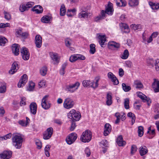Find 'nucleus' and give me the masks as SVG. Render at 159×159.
Here are the masks:
<instances>
[{"instance_id":"nucleus-1","label":"nucleus","mask_w":159,"mask_h":159,"mask_svg":"<svg viewBox=\"0 0 159 159\" xmlns=\"http://www.w3.org/2000/svg\"><path fill=\"white\" fill-rule=\"evenodd\" d=\"M22 142L23 138L20 134L17 133L12 134V144L16 148L20 149L21 148Z\"/></svg>"},{"instance_id":"nucleus-2","label":"nucleus","mask_w":159,"mask_h":159,"mask_svg":"<svg viewBox=\"0 0 159 159\" xmlns=\"http://www.w3.org/2000/svg\"><path fill=\"white\" fill-rule=\"evenodd\" d=\"M100 80V77L98 76L95 78V82L94 83L93 82H91L89 80H84L82 82V84L84 87H88L90 86L94 89L98 87V82Z\"/></svg>"},{"instance_id":"nucleus-3","label":"nucleus","mask_w":159,"mask_h":159,"mask_svg":"<svg viewBox=\"0 0 159 159\" xmlns=\"http://www.w3.org/2000/svg\"><path fill=\"white\" fill-rule=\"evenodd\" d=\"M148 66L150 67H153L155 66V70L157 71H159V59H157L155 60L152 58H149L147 60Z\"/></svg>"},{"instance_id":"nucleus-4","label":"nucleus","mask_w":159,"mask_h":159,"mask_svg":"<svg viewBox=\"0 0 159 159\" xmlns=\"http://www.w3.org/2000/svg\"><path fill=\"white\" fill-rule=\"evenodd\" d=\"M92 138V133L89 130H86L84 132L80 137V140L83 142H89Z\"/></svg>"},{"instance_id":"nucleus-5","label":"nucleus","mask_w":159,"mask_h":159,"mask_svg":"<svg viewBox=\"0 0 159 159\" xmlns=\"http://www.w3.org/2000/svg\"><path fill=\"white\" fill-rule=\"evenodd\" d=\"M68 117L73 121H78L80 117V115L79 112L76 111L74 109L70 111L68 114Z\"/></svg>"},{"instance_id":"nucleus-6","label":"nucleus","mask_w":159,"mask_h":159,"mask_svg":"<svg viewBox=\"0 0 159 159\" xmlns=\"http://www.w3.org/2000/svg\"><path fill=\"white\" fill-rule=\"evenodd\" d=\"M75 102L71 98H68L65 99L63 104L64 107L66 109L72 108L75 105Z\"/></svg>"},{"instance_id":"nucleus-7","label":"nucleus","mask_w":159,"mask_h":159,"mask_svg":"<svg viewBox=\"0 0 159 159\" xmlns=\"http://www.w3.org/2000/svg\"><path fill=\"white\" fill-rule=\"evenodd\" d=\"M77 137V135L75 133H72L66 138V141L68 144H71L75 141Z\"/></svg>"},{"instance_id":"nucleus-8","label":"nucleus","mask_w":159,"mask_h":159,"mask_svg":"<svg viewBox=\"0 0 159 159\" xmlns=\"http://www.w3.org/2000/svg\"><path fill=\"white\" fill-rule=\"evenodd\" d=\"M53 133L52 127L48 128L43 134V139L45 140L49 139L52 136Z\"/></svg>"},{"instance_id":"nucleus-9","label":"nucleus","mask_w":159,"mask_h":159,"mask_svg":"<svg viewBox=\"0 0 159 159\" xmlns=\"http://www.w3.org/2000/svg\"><path fill=\"white\" fill-rule=\"evenodd\" d=\"M48 96L46 95L43 98L42 100L41 106L45 110L51 107V104L47 102V101L48 99Z\"/></svg>"},{"instance_id":"nucleus-10","label":"nucleus","mask_w":159,"mask_h":159,"mask_svg":"<svg viewBox=\"0 0 159 159\" xmlns=\"http://www.w3.org/2000/svg\"><path fill=\"white\" fill-rule=\"evenodd\" d=\"M97 36L99 39V42L101 46L104 47L105 43L107 41L106 35L105 34L99 33L97 34Z\"/></svg>"},{"instance_id":"nucleus-11","label":"nucleus","mask_w":159,"mask_h":159,"mask_svg":"<svg viewBox=\"0 0 159 159\" xmlns=\"http://www.w3.org/2000/svg\"><path fill=\"white\" fill-rule=\"evenodd\" d=\"M21 53L23 59L24 60H28L30 58V53L27 48L23 47L21 49Z\"/></svg>"},{"instance_id":"nucleus-12","label":"nucleus","mask_w":159,"mask_h":159,"mask_svg":"<svg viewBox=\"0 0 159 159\" xmlns=\"http://www.w3.org/2000/svg\"><path fill=\"white\" fill-rule=\"evenodd\" d=\"M80 85V83L78 82H76L75 84L70 85L67 87V90L72 93L75 92L79 88Z\"/></svg>"},{"instance_id":"nucleus-13","label":"nucleus","mask_w":159,"mask_h":159,"mask_svg":"<svg viewBox=\"0 0 159 159\" xmlns=\"http://www.w3.org/2000/svg\"><path fill=\"white\" fill-rule=\"evenodd\" d=\"M27 81V76L26 74L23 75L21 77V79L18 84V87L19 88L22 87L24 86Z\"/></svg>"},{"instance_id":"nucleus-14","label":"nucleus","mask_w":159,"mask_h":159,"mask_svg":"<svg viewBox=\"0 0 159 159\" xmlns=\"http://www.w3.org/2000/svg\"><path fill=\"white\" fill-rule=\"evenodd\" d=\"M108 77L113 82L114 85H117L119 82L116 76L111 72H109L107 74Z\"/></svg>"},{"instance_id":"nucleus-15","label":"nucleus","mask_w":159,"mask_h":159,"mask_svg":"<svg viewBox=\"0 0 159 159\" xmlns=\"http://www.w3.org/2000/svg\"><path fill=\"white\" fill-rule=\"evenodd\" d=\"M113 9L112 4L110 2H109L108 4L107 7L106 8L105 11H104V14L106 16V14L108 15H112L113 14Z\"/></svg>"},{"instance_id":"nucleus-16","label":"nucleus","mask_w":159,"mask_h":159,"mask_svg":"<svg viewBox=\"0 0 159 159\" xmlns=\"http://www.w3.org/2000/svg\"><path fill=\"white\" fill-rule=\"evenodd\" d=\"M49 54L52 59L55 61L53 63L54 64H58L59 61V58L57 54L53 52H50Z\"/></svg>"},{"instance_id":"nucleus-17","label":"nucleus","mask_w":159,"mask_h":159,"mask_svg":"<svg viewBox=\"0 0 159 159\" xmlns=\"http://www.w3.org/2000/svg\"><path fill=\"white\" fill-rule=\"evenodd\" d=\"M42 38L40 35H37L35 37L34 42L36 47L38 48L41 47L42 44Z\"/></svg>"},{"instance_id":"nucleus-18","label":"nucleus","mask_w":159,"mask_h":159,"mask_svg":"<svg viewBox=\"0 0 159 159\" xmlns=\"http://www.w3.org/2000/svg\"><path fill=\"white\" fill-rule=\"evenodd\" d=\"M12 152L10 151H5L2 153L0 154V157L4 159H8L10 158L12 156Z\"/></svg>"},{"instance_id":"nucleus-19","label":"nucleus","mask_w":159,"mask_h":159,"mask_svg":"<svg viewBox=\"0 0 159 159\" xmlns=\"http://www.w3.org/2000/svg\"><path fill=\"white\" fill-rule=\"evenodd\" d=\"M18 69V62L15 61L13 63L11 70L9 71V73L10 74H13L17 71Z\"/></svg>"},{"instance_id":"nucleus-20","label":"nucleus","mask_w":159,"mask_h":159,"mask_svg":"<svg viewBox=\"0 0 159 159\" xmlns=\"http://www.w3.org/2000/svg\"><path fill=\"white\" fill-rule=\"evenodd\" d=\"M152 87L155 93L159 92V81L155 79H154V82L152 84Z\"/></svg>"},{"instance_id":"nucleus-21","label":"nucleus","mask_w":159,"mask_h":159,"mask_svg":"<svg viewBox=\"0 0 159 159\" xmlns=\"http://www.w3.org/2000/svg\"><path fill=\"white\" fill-rule=\"evenodd\" d=\"M30 108L31 113L33 114H36L37 112V105L36 103L33 102L30 105Z\"/></svg>"},{"instance_id":"nucleus-22","label":"nucleus","mask_w":159,"mask_h":159,"mask_svg":"<svg viewBox=\"0 0 159 159\" xmlns=\"http://www.w3.org/2000/svg\"><path fill=\"white\" fill-rule=\"evenodd\" d=\"M111 126L109 123H106L104 126V134L105 136L108 135L111 132Z\"/></svg>"},{"instance_id":"nucleus-23","label":"nucleus","mask_w":159,"mask_h":159,"mask_svg":"<svg viewBox=\"0 0 159 159\" xmlns=\"http://www.w3.org/2000/svg\"><path fill=\"white\" fill-rule=\"evenodd\" d=\"M19 46L17 44H13L12 46V50L14 54L16 55H18L19 53Z\"/></svg>"},{"instance_id":"nucleus-24","label":"nucleus","mask_w":159,"mask_h":159,"mask_svg":"<svg viewBox=\"0 0 159 159\" xmlns=\"http://www.w3.org/2000/svg\"><path fill=\"white\" fill-rule=\"evenodd\" d=\"M148 150L145 146H141L139 149V152L140 155L142 156L146 154L148 152Z\"/></svg>"},{"instance_id":"nucleus-25","label":"nucleus","mask_w":159,"mask_h":159,"mask_svg":"<svg viewBox=\"0 0 159 159\" xmlns=\"http://www.w3.org/2000/svg\"><path fill=\"white\" fill-rule=\"evenodd\" d=\"M108 45L109 48L110 49H111L112 48H118L120 47V44L114 41L109 42L108 43Z\"/></svg>"},{"instance_id":"nucleus-26","label":"nucleus","mask_w":159,"mask_h":159,"mask_svg":"<svg viewBox=\"0 0 159 159\" xmlns=\"http://www.w3.org/2000/svg\"><path fill=\"white\" fill-rule=\"evenodd\" d=\"M133 86L137 89H140L143 88V85L139 80H135L134 82Z\"/></svg>"},{"instance_id":"nucleus-27","label":"nucleus","mask_w":159,"mask_h":159,"mask_svg":"<svg viewBox=\"0 0 159 159\" xmlns=\"http://www.w3.org/2000/svg\"><path fill=\"white\" fill-rule=\"evenodd\" d=\"M116 142L119 146H123L126 144V142L123 140L122 136L121 135L118 137Z\"/></svg>"},{"instance_id":"nucleus-28","label":"nucleus","mask_w":159,"mask_h":159,"mask_svg":"<svg viewBox=\"0 0 159 159\" xmlns=\"http://www.w3.org/2000/svg\"><path fill=\"white\" fill-rule=\"evenodd\" d=\"M32 10L37 14L42 13L43 11L42 7L40 5L35 6L32 9Z\"/></svg>"},{"instance_id":"nucleus-29","label":"nucleus","mask_w":159,"mask_h":159,"mask_svg":"<svg viewBox=\"0 0 159 159\" xmlns=\"http://www.w3.org/2000/svg\"><path fill=\"white\" fill-rule=\"evenodd\" d=\"M104 13V11L102 10L101 12V15H99L95 17L94 18V21L96 22H98L99 20L104 19L106 16Z\"/></svg>"},{"instance_id":"nucleus-30","label":"nucleus","mask_w":159,"mask_h":159,"mask_svg":"<svg viewBox=\"0 0 159 159\" xmlns=\"http://www.w3.org/2000/svg\"><path fill=\"white\" fill-rule=\"evenodd\" d=\"M89 13L87 11H82L79 14L78 16L80 18H85L88 17Z\"/></svg>"},{"instance_id":"nucleus-31","label":"nucleus","mask_w":159,"mask_h":159,"mask_svg":"<svg viewBox=\"0 0 159 159\" xmlns=\"http://www.w3.org/2000/svg\"><path fill=\"white\" fill-rule=\"evenodd\" d=\"M139 0H129L128 4L132 7L137 6L139 4Z\"/></svg>"},{"instance_id":"nucleus-32","label":"nucleus","mask_w":159,"mask_h":159,"mask_svg":"<svg viewBox=\"0 0 159 159\" xmlns=\"http://www.w3.org/2000/svg\"><path fill=\"white\" fill-rule=\"evenodd\" d=\"M112 103L111 93H108L107 95L106 104L108 106H110Z\"/></svg>"},{"instance_id":"nucleus-33","label":"nucleus","mask_w":159,"mask_h":159,"mask_svg":"<svg viewBox=\"0 0 159 159\" xmlns=\"http://www.w3.org/2000/svg\"><path fill=\"white\" fill-rule=\"evenodd\" d=\"M120 26L122 27V30H124V32L125 33H129V27L127 24L124 23H121L120 25Z\"/></svg>"},{"instance_id":"nucleus-34","label":"nucleus","mask_w":159,"mask_h":159,"mask_svg":"<svg viewBox=\"0 0 159 159\" xmlns=\"http://www.w3.org/2000/svg\"><path fill=\"white\" fill-rule=\"evenodd\" d=\"M129 54L128 50L125 49L124 50L123 54L120 55L121 58L123 59H127L129 57Z\"/></svg>"},{"instance_id":"nucleus-35","label":"nucleus","mask_w":159,"mask_h":159,"mask_svg":"<svg viewBox=\"0 0 159 159\" xmlns=\"http://www.w3.org/2000/svg\"><path fill=\"white\" fill-rule=\"evenodd\" d=\"M149 5L153 10H157L159 8V4H155L152 2H150Z\"/></svg>"},{"instance_id":"nucleus-36","label":"nucleus","mask_w":159,"mask_h":159,"mask_svg":"<svg viewBox=\"0 0 159 159\" xmlns=\"http://www.w3.org/2000/svg\"><path fill=\"white\" fill-rule=\"evenodd\" d=\"M51 18L50 16H45L42 18L41 21L43 22L48 23L49 22Z\"/></svg>"},{"instance_id":"nucleus-37","label":"nucleus","mask_w":159,"mask_h":159,"mask_svg":"<svg viewBox=\"0 0 159 159\" xmlns=\"http://www.w3.org/2000/svg\"><path fill=\"white\" fill-rule=\"evenodd\" d=\"M47 68L46 66H44L41 68L40 70V74L43 76H45L47 74Z\"/></svg>"},{"instance_id":"nucleus-38","label":"nucleus","mask_w":159,"mask_h":159,"mask_svg":"<svg viewBox=\"0 0 159 159\" xmlns=\"http://www.w3.org/2000/svg\"><path fill=\"white\" fill-rule=\"evenodd\" d=\"M122 86L123 90L125 92H129L131 89L130 86L126 85L125 83H122Z\"/></svg>"},{"instance_id":"nucleus-39","label":"nucleus","mask_w":159,"mask_h":159,"mask_svg":"<svg viewBox=\"0 0 159 159\" xmlns=\"http://www.w3.org/2000/svg\"><path fill=\"white\" fill-rule=\"evenodd\" d=\"M127 116L131 118L132 125H133L135 122V117L134 115L132 112H129L128 113Z\"/></svg>"},{"instance_id":"nucleus-40","label":"nucleus","mask_w":159,"mask_h":159,"mask_svg":"<svg viewBox=\"0 0 159 159\" xmlns=\"http://www.w3.org/2000/svg\"><path fill=\"white\" fill-rule=\"evenodd\" d=\"M72 43V40L69 38H67L65 39V43L66 46L68 48H70V47Z\"/></svg>"},{"instance_id":"nucleus-41","label":"nucleus","mask_w":159,"mask_h":159,"mask_svg":"<svg viewBox=\"0 0 159 159\" xmlns=\"http://www.w3.org/2000/svg\"><path fill=\"white\" fill-rule=\"evenodd\" d=\"M67 65V63L66 62L64 63L61 67V69L60 70V73L61 75H63L65 73V69Z\"/></svg>"},{"instance_id":"nucleus-42","label":"nucleus","mask_w":159,"mask_h":159,"mask_svg":"<svg viewBox=\"0 0 159 159\" xmlns=\"http://www.w3.org/2000/svg\"><path fill=\"white\" fill-rule=\"evenodd\" d=\"M90 53L92 54H94L96 51L95 45L93 43L91 44L90 45Z\"/></svg>"},{"instance_id":"nucleus-43","label":"nucleus","mask_w":159,"mask_h":159,"mask_svg":"<svg viewBox=\"0 0 159 159\" xmlns=\"http://www.w3.org/2000/svg\"><path fill=\"white\" fill-rule=\"evenodd\" d=\"M7 41V39L4 37L0 36V45L4 46Z\"/></svg>"},{"instance_id":"nucleus-44","label":"nucleus","mask_w":159,"mask_h":159,"mask_svg":"<svg viewBox=\"0 0 159 159\" xmlns=\"http://www.w3.org/2000/svg\"><path fill=\"white\" fill-rule=\"evenodd\" d=\"M138 96L139 98L143 101L145 100V98H147L146 96L144 94L140 92H138L137 93Z\"/></svg>"},{"instance_id":"nucleus-45","label":"nucleus","mask_w":159,"mask_h":159,"mask_svg":"<svg viewBox=\"0 0 159 159\" xmlns=\"http://www.w3.org/2000/svg\"><path fill=\"white\" fill-rule=\"evenodd\" d=\"M138 135L139 136H142L143 134V126H140L138 127Z\"/></svg>"},{"instance_id":"nucleus-46","label":"nucleus","mask_w":159,"mask_h":159,"mask_svg":"<svg viewBox=\"0 0 159 159\" xmlns=\"http://www.w3.org/2000/svg\"><path fill=\"white\" fill-rule=\"evenodd\" d=\"M77 54L71 55L70 57L69 61L71 62H73L78 60Z\"/></svg>"},{"instance_id":"nucleus-47","label":"nucleus","mask_w":159,"mask_h":159,"mask_svg":"<svg viewBox=\"0 0 159 159\" xmlns=\"http://www.w3.org/2000/svg\"><path fill=\"white\" fill-rule=\"evenodd\" d=\"M66 12L65 7L64 5H62L60 9V14L61 16H63L65 15Z\"/></svg>"},{"instance_id":"nucleus-48","label":"nucleus","mask_w":159,"mask_h":159,"mask_svg":"<svg viewBox=\"0 0 159 159\" xmlns=\"http://www.w3.org/2000/svg\"><path fill=\"white\" fill-rule=\"evenodd\" d=\"M131 27L135 30L138 29H141L142 26L140 25L132 24L131 25Z\"/></svg>"},{"instance_id":"nucleus-49","label":"nucleus","mask_w":159,"mask_h":159,"mask_svg":"<svg viewBox=\"0 0 159 159\" xmlns=\"http://www.w3.org/2000/svg\"><path fill=\"white\" fill-rule=\"evenodd\" d=\"M11 134L10 133L4 136L1 137H0V140H2L3 139L6 140L7 139H9L11 137Z\"/></svg>"},{"instance_id":"nucleus-50","label":"nucleus","mask_w":159,"mask_h":159,"mask_svg":"<svg viewBox=\"0 0 159 159\" xmlns=\"http://www.w3.org/2000/svg\"><path fill=\"white\" fill-rule=\"evenodd\" d=\"M35 84L32 81H30L29 85L28 90L31 91L33 90L35 87Z\"/></svg>"},{"instance_id":"nucleus-51","label":"nucleus","mask_w":159,"mask_h":159,"mask_svg":"<svg viewBox=\"0 0 159 159\" xmlns=\"http://www.w3.org/2000/svg\"><path fill=\"white\" fill-rule=\"evenodd\" d=\"M26 105V98L25 97L21 98V101L20 103V105L21 106H25Z\"/></svg>"},{"instance_id":"nucleus-52","label":"nucleus","mask_w":159,"mask_h":159,"mask_svg":"<svg viewBox=\"0 0 159 159\" xmlns=\"http://www.w3.org/2000/svg\"><path fill=\"white\" fill-rule=\"evenodd\" d=\"M129 99L126 98L125 99V102H124L125 107L126 109H128L129 108Z\"/></svg>"},{"instance_id":"nucleus-53","label":"nucleus","mask_w":159,"mask_h":159,"mask_svg":"<svg viewBox=\"0 0 159 159\" xmlns=\"http://www.w3.org/2000/svg\"><path fill=\"white\" fill-rule=\"evenodd\" d=\"M5 18L7 20L11 19V15L8 12L4 11Z\"/></svg>"},{"instance_id":"nucleus-54","label":"nucleus","mask_w":159,"mask_h":159,"mask_svg":"<svg viewBox=\"0 0 159 159\" xmlns=\"http://www.w3.org/2000/svg\"><path fill=\"white\" fill-rule=\"evenodd\" d=\"M137 149L136 146L135 145H132L131 149V154L132 155L133 154L136 152Z\"/></svg>"},{"instance_id":"nucleus-55","label":"nucleus","mask_w":159,"mask_h":159,"mask_svg":"<svg viewBox=\"0 0 159 159\" xmlns=\"http://www.w3.org/2000/svg\"><path fill=\"white\" fill-rule=\"evenodd\" d=\"M19 9L20 11L21 12H24L26 10H27L25 5H22L20 6Z\"/></svg>"},{"instance_id":"nucleus-56","label":"nucleus","mask_w":159,"mask_h":159,"mask_svg":"<svg viewBox=\"0 0 159 159\" xmlns=\"http://www.w3.org/2000/svg\"><path fill=\"white\" fill-rule=\"evenodd\" d=\"M154 111L155 113H159V104H155L154 106Z\"/></svg>"},{"instance_id":"nucleus-57","label":"nucleus","mask_w":159,"mask_h":159,"mask_svg":"<svg viewBox=\"0 0 159 159\" xmlns=\"http://www.w3.org/2000/svg\"><path fill=\"white\" fill-rule=\"evenodd\" d=\"M6 91V86L3 85L0 87V93H3Z\"/></svg>"},{"instance_id":"nucleus-58","label":"nucleus","mask_w":159,"mask_h":159,"mask_svg":"<svg viewBox=\"0 0 159 159\" xmlns=\"http://www.w3.org/2000/svg\"><path fill=\"white\" fill-rule=\"evenodd\" d=\"M84 152L86 155L87 157H89L90 156L91 152L89 149L87 147L85 149Z\"/></svg>"},{"instance_id":"nucleus-59","label":"nucleus","mask_w":159,"mask_h":159,"mask_svg":"<svg viewBox=\"0 0 159 159\" xmlns=\"http://www.w3.org/2000/svg\"><path fill=\"white\" fill-rule=\"evenodd\" d=\"M34 3L33 2H28L25 6H26V8L27 9V10L30 8L32 7L34 5Z\"/></svg>"},{"instance_id":"nucleus-60","label":"nucleus","mask_w":159,"mask_h":159,"mask_svg":"<svg viewBox=\"0 0 159 159\" xmlns=\"http://www.w3.org/2000/svg\"><path fill=\"white\" fill-rule=\"evenodd\" d=\"M19 124L22 126H26L27 124L24 120H20L18 122Z\"/></svg>"},{"instance_id":"nucleus-61","label":"nucleus","mask_w":159,"mask_h":159,"mask_svg":"<svg viewBox=\"0 0 159 159\" xmlns=\"http://www.w3.org/2000/svg\"><path fill=\"white\" fill-rule=\"evenodd\" d=\"M36 144L37 146V148L39 149H40L42 147V144L41 142L39 140H38L36 142Z\"/></svg>"},{"instance_id":"nucleus-62","label":"nucleus","mask_w":159,"mask_h":159,"mask_svg":"<svg viewBox=\"0 0 159 159\" xmlns=\"http://www.w3.org/2000/svg\"><path fill=\"white\" fill-rule=\"evenodd\" d=\"M5 113V111L3 107H0V115L1 116H3Z\"/></svg>"},{"instance_id":"nucleus-63","label":"nucleus","mask_w":159,"mask_h":159,"mask_svg":"<svg viewBox=\"0 0 159 159\" xmlns=\"http://www.w3.org/2000/svg\"><path fill=\"white\" fill-rule=\"evenodd\" d=\"M107 141L105 140H102L100 142V144L101 145H102L103 146H104L105 147H107Z\"/></svg>"},{"instance_id":"nucleus-64","label":"nucleus","mask_w":159,"mask_h":159,"mask_svg":"<svg viewBox=\"0 0 159 159\" xmlns=\"http://www.w3.org/2000/svg\"><path fill=\"white\" fill-rule=\"evenodd\" d=\"M77 59L84 60L85 59V57L83 55L81 54H77Z\"/></svg>"}]
</instances>
